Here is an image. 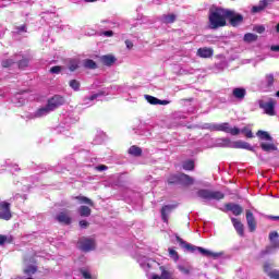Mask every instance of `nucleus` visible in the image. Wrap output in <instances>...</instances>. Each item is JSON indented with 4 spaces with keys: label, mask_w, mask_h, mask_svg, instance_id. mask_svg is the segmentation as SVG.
I'll return each instance as SVG.
<instances>
[{
    "label": "nucleus",
    "mask_w": 279,
    "mask_h": 279,
    "mask_svg": "<svg viewBox=\"0 0 279 279\" xmlns=\"http://www.w3.org/2000/svg\"><path fill=\"white\" fill-rule=\"evenodd\" d=\"M204 130H210V132H225L226 134H231V136H239V133L245 134L246 138H254V133L250 128L239 129L236 126L230 125L228 122L223 123H205Z\"/></svg>",
    "instance_id": "nucleus-1"
},
{
    "label": "nucleus",
    "mask_w": 279,
    "mask_h": 279,
    "mask_svg": "<svg viewBox=\"0 0 279 279\" xmlns=\"http://www.w3.org/2000/svg\"><path fill=\"white\" fill-rule=\"evenodd\" d=\"M228 10L222 8H211L209 10V27L210 29H219V27H226L228 20Z\"/></svg>",
    "instance_id": "nucleus-2"
},
{
    "label": "nucleus",
    "mask_w": 279,
    "mask_h": 279,
    "mask_svg": "<svg viewBox=\"0 0 279 279\" xmlns=\"http://www.w3.org/2000/svg\"><path fill=\"white\" fill-rule=\"evenodd\" d=\"M178 243L184 247V250H187V252H192V254H195V252H199L203 256H208L210 258H220V256H223V253H215L213 251H208L202 246H195L193 244L186 243L182 238L177 236Z\"/></svg>",
    "instance_id": "nucleus-3"
},
{
    "label": "nucleus",
    "mask_w": 279,
    "mask_h": 279,
    "mask_svg": "<svg viewBox=\"0 0 279 279\" xmlns=\"http://www.w3.org/2000/svg\"><path fill=\"white\" fill-rule=\"evenodd\" d=\"M116 93H123V86L113 85L111 87L102 89V90H100L96 94H93L92 96L85 97L83 102H84L85 106H93V102L96 99H99V97H106L108 95H116Z\"/></svg>",
    "instance_id": "nucleus-4"
},
{
    "label": "nucleus",
    "mask_w": 279,
    "mask_h": 279,
    "mask_svg": "<svg viewBox=\"0 0 279 279\" xmlns=\"http://www.w3.org/2000/svg\"><path fill=\"white\" fill-rule=\"evenodd\" d=\"M197 197H201V199H206V201H210V199H223V197H226V195L222 192L219 191H210V190H198L197 191Z\"/></svg>",
    "instance_id": "nucleus-5"
},
{
    "label": "nucleus",
    "mask_w": 279,
    "mask_h": 279,
    "mask_svg": "<svg viewBox=\"0 0 279 279\" xmlns=\"http://www.w3.org/2000/svg\"><path fill=\"white\" fill-rule=\"evenodd\" d=\"M175 182H181L185 186H191V184H195V179L191 178L189 174H180V175H172L168 179L169 184H175Z\"/></svg>",
    "instance_id": "nucleus-6"
},
{
    "label": "nucleus",
    "mask_w": 279,
    "mask_h": 279,
    "mask_svg": "<svg viewBox=\"0 0 279 279\" xmlns=\"http://www.w3.org/2000/svg\"><path fill=\"white\" fill-rule=\"evenodd\" d=\"M11 204L0 199V219L3 221H10L12 219Z\"/></svg>",
    "instance_id": "nucleus-7"
},
{
    "label": "nucleus",
    "mask_w": 279,
    "mask_h": 279,
    "mask_svg": "<svg viewBox=\"0 0 279 279\" xmlns=\"http://www.w3.org/2000/svg\"><path fill=\"white\" fill-rule=\"evenodd\" d=\"M138 264L144 269V271H149L150 269H156L160 267V264L154 259L147 257H142L138 259Z\"/></svg>",
    "instance_id": "nucleus-8"
},
{
    "label": "nucleus",
    "mask_w": 279,
    "mask_h": 279,
    "mask_svg": "<svg viewBox=\"0 0 279 279\" xmlns=\"http://www.w3.org/2000/svg\"><path fill=\"white\" fill-rule=\"evenodd\" d=\"M259 107L265 111V114L269 117L276 116V100L269 99L268 101H260Z\"/></svg>",
    "instance_id": "nucleus-9"
},
{
    "label": "nucleus",
    "mask_w": 279,
    "mask_h": 279,
    "mask_svg": "<svg viewBox=\"0 0 279 279\" xmlns=\"http://www.w3.org/2000/svg\"><path fill=\"white\" fill-rule=\"evenodd\" d=\"M46 106L50 109V112H53V110L60 108V106H64V97L56 95L48 100Z\"/></svg>",
    "instance_id": "nucleus-10"
},
{
    "label": "nucleus",
    "mask_w": 279,
    "mask_h": 279,
    "mask_svg": "<svg viewBox=\"0 0 279 279\" xmlns=\"http://www.w3.org/2000/svg\"><path fill=\"white\" fill-rule=\"evenodd\" d=\"M278 232L272 231L269 233L270 246L266 248V254H271L274 250H279Z\"/></svg>",
    "instance_id": "nucleus-11"
},
{
    "label": "nucleus",
    "mask_w": 279,
    "mask_h": 279,
    "mask_svg": "<svg viewBox=\"0 0 279 279\" xmlns=\"http://www.w3.org/2000/svg\"><path fill=\"white\" fill-rule=\"evenodd\" d=\"M227 12L229 13L227 19L230 21L232 27H236V25H241V23H243V15L232 10H227Z\"/></svg>",
    "instance_id": "nucleus-12"
},
{
    "label": "nucleus",
    "mask_w": 279,
    "mask_h": 279,
    "mask_svg": "<svg viewBox=\"0 0 279 279\" xmlns=\"http://www.w3.org/2000/svg\"><path fill=\"white\" fill-rule=\"evenodd\" d=\"M78 247L83 252H90V251L95 250V241H93L92 239L82 238L78 241Z\"/></svg>",
    "instance_id": "nucleus-13"
},
{
    "label": "nucleus",
    "mask_w": 279,
    "mask_h": 279,
    "mask_svg": "<svg viewBox=\"0 0 279 279\" xmlns=\"http://www.w3.org/2000/svg\"><path fill=\"white\" fill-rule=\"evenodd\" d=\"M231 149H247L248 151H254V147L244 141L231 142Z\"/></svg>",
    "instance_id": "nucleus-14"
},
{
    "label": "nucleus",
    "mask_w": 279,
    "mask_h": 279,
    "mask_svg": "<svg viewBox=\"0 0 279 279\" xmlns=\"http://www.w3.org/2000/svg\"><path fill=\"white\" fill-rule=\"evenodd\" d=\"M246 95L247 90L243 87H235L232 90V96L234 97V99H238V101H243Z\"/></svg>",
    "instance_id": "nucleus-15"
},
{
    "label": "nucleus",
    "mask_w": 279,
    "mask_h": 279,
    "mask_svg": "<svg viewBox=\"0 0 279 279\" xmlns=\"http://www.w3.org/2000/svg\"><path fill=\"white\" fill-rule=\"evenodd\" d=\"M264 271H265V274H267L268 278L279 279V270L278 269H271V264L266 263L264 265Z\"/></svg>",
    "instance_id": "nucleus-16"
},
{
    "label": "nucleus",
    "mask_w": 279,
    "mask_h": 279,
    "mask_svg": "<svg viewBox=\"0 0 279 279\" xmlns=\"http://www.w3.org/2000/svg\"><path fill=\"white\" fill-rule=\"evenodd\" d=\"M246 221L250 232H254V230H256V219L254 218V214L250 210L246 211Z\"/></svg>",
    "instance_id": "nucleus-17"
},
{
    "label": "nucleus",
    "mask_w": 279,
    "mask_h": 279,
    "mask_svg": "<svg viewBox=\"0 0 279 279\" xmlns=\"http://www.w3.org/2000/svg\"><path fill=\"white\" fill-rule=\"evenodd\" d=\"M213 53H215L213 48L204 47L197 50L196 56H198V58H213Z\"/></svg>",
    "instance_id": "nucleus-18"
},
{
    "label": "nucleus",
    "mask_w": 279,
    "mask_h": 279,
    "mask_svg": "<svg viewBox=\"0 0 279 279\" xmlns=\"http://www.w3.org/2000/svg\"><path fill=\"white\" fill-rule=\"evenodd\" d=\"M268 5L269 0H260L257 5H254L252 8L251 12H253V14H258V12H263V10H265V8H267Z\"/></svg>",
    "instance_id": "nucleus-19"
},
{
    "label": "nucleus",
    "mask_w": 279,
    "mask_h": 279,
    "mask_svg": "<svg viewBox=\"0 0 279 279\" xmlns=\"http://www.w3.org/2000/svg\"><path fill=\"white\" fill-rule=\"evenodd\" d=\"M173 208H175L174 205H166L162 207L161 219H162V221H165V223H167V221H169V213H171L173 210Z\"/></svg>",
    "instance_id": "nucleus-20"
},
{
    "label": "nucleus",
    "mask_w": 279,
    "mask_h": 279,
    "mask_svg": "<svg viewBox=\"0 0 279 279\" xmlns=\"http://www.w3.org/2000/svg\"><path fill=\"white\" fill-rule=\"evenodd\" d=\"M50 109L49 107L46 105L43 108H39L32 117L31 119H40V117H47V114H49Z\"/></svg>",
    "instance_id": "nucleus-21"
},
{
    "label": "nucleus",
    "mask_w": 279,
    "mask_h": 279,
    "mask_svg": "<svg viewBox=\"0 0 279 279\" xmlns=\"http://www.w3.org/2000/svg\"><path fill=\"white\" fill-rule=\"evenodd\" d=\"M57 221H59V223H65L69 226V223H71V216H69V213L66 211H61L57 216Z\"/></svg>",
    "instance_id": "nucleus-22"
},
{
    "label": "nucleus",
    "mask_w": 279,
    "mask_h": 279,
    "mask_svg": "<svg viewBox=\"0 0 279 279\" xmlns=\"http://www.w3.org/2000/svg\"><path fill=\"white\" fill-rule=\"evenodd\" d=\"M227 210H230L235 217H239L243 213V207L238 204H228Z\"/></svg>",
    "instance_id": "nucleus-23"
},
{
    "label": "nucleus",
    "mask_w": 279,
    "mask_h": 279,
    "mask_svg": "<svg viewBox=\"0 0 279 279\" xmlns=\"http://www.w3.org/2000/svg\"><path fill=\"white\" fill-rule=\"evenodd\" d=\"M260 147H262L263 151H276V150H278V147L274 145L272 141L262 142Z\"/></svg>",
    "instance_id": "nucleus-24"
},
{
    "label": "nucleus",
    "mask_w": 279,
    "mask_h": 279,
    "mask_svg": "<svg viewBox=\"0 0 279 279\" xmlns=\"http://www.w3.org/2000/svg\"><path fill=\"white\" fill-rule=\"evenodd\" d=\"M215 147H229L232 149V141L230 138H218L216 140Z\"/></svg>",
    "instance_id": "nucleus-25"
},
{
    "label": "nucleus",
    "mask_w": 279,
    "mask_h": 279,
    "mask_svg": "<svg viewBox=\"0 0 279 279\" xmlns=\"http://www.w3.org/2000/svg\"><path fill=\"white\" fill-rule=\"evenodd\" d=\"M231 221H232L233 228H235L238 234H240V236H243V234H244L243 223L240 222V220L236 218H231Z\"/></svg>",
    "instance_id": "nucleus-26"
},
{
    "label": "nucleus",
    "mask_w": 279,
    "mask_h": 279,
    "mask_svg": "<svg viewBox=\"0 0 279 279\" xmlns=\"http://www.w3.org/2000/svg\"><path fill=\"white\" fill-rule=\"evenodd\" d=\"M159 269L161 271V276L154 274L151 275L150 279H169L170 278L169 271H167L165 267L160 266Z\"/></svg>",
    "instance_id": "nucleus-27"
},
{
    "label": "nucleus",
    "mask_w": 279,
    "mask_h": 279,
    "mask_svg": "<svg viewBox=\"0 0 279 279\" xmlns=\"http://www.w3.org/2000/svg\"><path fill=\"white\" fill-rule=\"evenodd\" d=\"M117 59H114L113 56H102L101 62L106 64V66H111V64H114Z\"/></svg>",
    "instance_id": "nucleus-28"
},
{
    "label": "nucleus",
    "mask_w": 279,
    "mask_h": 279,
    "mask_svg": "<svg viewBox=\"0 0 279 279\" xmlns=\"http://www.w3.org/2000/svg\"><path fill=\"white\" fill-rule=\"evenodd\" d=\"M129 154L131 156L138 157V156H141V154H143V149H141V147H138V146H131L129 148Z\"/></svg>",
    "instance_id": "nucleus-29"
},
{
    "label": "nucleus",
    "mask_w": 279,
    "mask_h": 279,
    "mask_svg": "<svg viewBox=\"0 0 279 279\" xmlns=\"http://www.w3.org/2000/svg\"><path fill=\"white\" fill-rule=\"evenodd\" d=\"M161 21H162V23H166L167 25H169L171 23H175V14L162 15Z\"/></svg>",
    "instance_id": "nucleus-30"
},
{
    "label": "nucleus",
    "mask_w": 279,
    "mask_h": 279,
    "mask_svg": "<svg viewBox=\"0 0 279 279\" xmlns=\"http://www.w3.org/2000/svg\"><path fill=\"white\" fill-rule=\"evenodd\" d=\"M257 136L260 138V141H274L271 135H269V133L266 131H258Z\"/></svg>",
    "instance_id": "nucleus-31"
},
{
    "label": "nucleus",
    "mask_w": 279,
    "mask_h": 279,
    "mask_svg": "<svg viewBox=\"0 0 279 279\" xmlns=\"http://www.w3.org/2000/svg\"><path fill=\"white\" fill-rule=\"evenodd\" d=\"M178 269L179 271H181V274H183L184 276H189V274H191V266L189 265H184V264H181V265H178Z\"/></svg>",
    "instance_id": "nucleus-32"
},
{
    "label": "nucleus",
    "mask_w": 279,
    "mask_h": 279,
    "mask_svg": "<svg viewBox=\"0 0 279 279\" xmlns=\"http://www.w3.org/2000/svg\"><path fill=\"white\" fill-rule=\"evenodd\" d=\"M144 97H145L146 101H148V104H150L151 106H158V104H160V99H158L154 96L145 95Z\"/></svg>",
    "instance_id": "nucleus-33"
},
{
    "label": "nucleus",
    "mask_w": 279,
    "mask_h": 279,
    "mask_svg": "<svg viewBox=\"0 0 279 279\" xmlns=\"http://www.w3.org/2000/svg\"><path fill=\"white\" fill-rule=\"evenodd\" d=\"M78 215L81 217H90V209L87 206H81L78 208Z\"/></svg>",
    "instance_id": "nucleus-34"
},
{
    "label": "nucleus",
    "mask_w": 279,
    "mask_h": 279,
    "mask_svg": "<svg viewBox=\"0 0 279 279\" xmlns=\"http://www.w3.org/2000/svg\"><path fill=\"white\" fill-rule=\"evenodd\" d=\"M75 199L80 201L81 204H88V206H94L93 201L86 196H76Z\"/></svg>",
    "instance_id": "nucleus-35"
},
{
    "label": "nucleus",
    "mask_w": 279,
    "mask_h": 279,
    "mask_svg": "<svg viewBox=\"0 0 279 279\" xmlns=\"http://www.w3.org/2000/svg\"><path fill=\"white\" fill-rule=\"evenodd\" d=\"M183 169L185 171H193V169H195V162H193V160H187L183 163Z\"/></svg>",
    "instance_id": "nucleus-36"
},
{
    "label": "nucleus",
    "mask_w": 279,
    "mask_h": 279,
    "mask_svg": "<svg viewBox=\"0 0 279 279\" xmlns=\"http://www.w3.org/2000/svg\"><path fill=\"white\" fill-rule=\"evenodd\" d=\"M85 69H97V63L90 59L84 61Z\"/></svg>",
    "instance_id": "nucleus-37"
},
{
    "label": "nucleus",
    "mask_w": 279,
    "mask_h": 279,
    "mask_svg": "<svg viewBox=\"0 0 279 279\" xmlns=\"http://www.w3.org/2000/svg\"><path fill=\"white\" fill-rule=\"evenodd\" d=\"M257 38H258V36H256L255 34H252V33H247L244 35L245 43H254V40H256Z\"/></svg>",
    "instance_id": "nucleus-38"
},
{
    "label": "nucleus",
    "mask_w": 279,
    "mask_h": 279,
    "mask_svg": "<svg viewBox=\"0 0 279 279\" xmlns=\"http://www.w3.org/2000/svg\"><path fill=\"white\" fill-rule=\"evenodd\" d=\"M78 66L80 62H77V60H71L68 65L70 71H77Z\"/></svg>",
    "instance_id": "nucleus-39"
},
{
    "label": "nucleus",
    "mask_w": 279,
    "mask_h": 279,
    "mask_svg": "<svg viewBox=\"0 0 279 279\" xmlns=\"http://www.w3.org/2000/svg\"><path fill=\"white\" fill-rule=\"evenodd\" d=\"M69 86L72 88V90L77 92V90H80L81 84H80V81L72 80V81H70Z\"/></svg>",
    "instance_id": "nucleus-40"
},
{
    "label": "nucleus",
    "mask_w": 279,
    "mask_h": 279,
    "mask_svg": "<svg viewBox=\"0 0 279 279\" xmlns=\"http://www.w3.org/2000/svg\"><path fill=\"white\" fill-rule=\"evenodd\" d=\"M168 252H169L170 258H173L175 263L177 260L180 259V256L178 255V252L175 250L169 248Z\"/></svg>",
    "instance_id": "nucleus-41"
},
{
    "label": "nucleus",
    "mask_w": 279,
    "mask_h": 279,
    "mask_svg": "<svg viewBox=\"0 0 279 279\" xmlns=\"http://www.w3.org/2000/svg\"><path fill=\"white\" fill-rule=\"evenodd\" d=\"M35 272H36V267L34 266H28L24 269V274H26V276H34Z\"/></svg>",
    "instance_id": "nucleus-42"
},
{
    "label": "nucleus",
    "mask_w": 279,
    "mask_h": 279,
    "mask_svg": "<svg viewBox=\"0 0 279 279\" xmlns=\"http://www.w3.org/2000/svg\"><path fill=\"white\" fill-rule=\"evenodd\" d=\"M265 82H266L267 86H274V74H267Z\"/></svg>",
    "instance_id": "nucleus-43"
},
{
    "label": "nucleus",
    "mask_w": 279,
    "mask_h": 279,
    "mask_svg": "<svg viewBox=\"0 0 279 279\" xmlns=\"http://www.w3.org/2000/svg\"><path fill=\"white\" fill-rule=\"evenodd\" d=\"M60 71H62V66H60V65H56L50 69V73H53L56 75H58L60 73Z\"/></svg>",
    "instance_id": "nucleus-44"
},
{
    "label": "nucleus",
    "mask_w": 279,
    "mask_h": 279,
    "mask_svg": "<svg viewBox=\"0 0 279 279\" xmlns=\"http://www.w3.org/2000/svg\"><path fill=\"white\" fill-rule=\"evenodd\" d=\"M27 64H29V61L27 59H22L20 62H19V68L20 69H25V66H27Z\"/></svg>",
    "instance_id": "nucleus-45"
},
{
    "label": "nucleus",
    "mask_w": 279,
    "mask_h": 279,
    "mask_svg": "<svg viewBox=\"0 0 279 279\" xmlns=\"http://www.w3.org/2000/svg\"><path fill=\"white\" fill-rule=\"evenodd\" d=\"M13 63H14V61L12 59L4 60V61H2V66L4 69H8V66H12Z\"/></svg>",
    "instance_id": "nucleus-46"
},
{
    "label": "nucleus",
    "mask_w": 279,
    "mask_h": 279,
    "mask_svg": "<svg viewBox=\"0 0 279 279\" xmlns=\"http://www.w3.org/2000/svg\"><path fill=\"white\" fill-rule=\"evenodd\" d=\"M81 274H82L83 278L90 279V271H88L87 269H82Z\"/></svg>",
    "instance_id": "nucleus-47"
},
{
    "label": "nucleus",
    "mask_w": 279,
    "mask_h": 279,
    "mask_svg": "<svg viewBox=\"0 0 279 279\" xmlns=\"http://www.w3.org/2000/svg\"><path fill=\"white\" fill-rule=\"evenodd\" d=\"M254 32H256L257 34H263V32H265V26L263 25L255 26Z\"/></svg>",
    "instance_id": "nucleus-48"
},
{
    "label": "nucleus",
    "mask_w": 279,
    "mask_h": 279,
    "mask_svg": "<svg viewBox=\"0 0 279 279\" xmlns=\"http://www.w3.org/2000/svg\"><path fill=\"white\" fill-rule=\"evenodd\" d=\"M80 227H81V228H88V221H86V220H81V221H80Z\"/></svg>",
    "instance_id": "nucleus-49"
},
{
    "label": "nucleus",
    "mask_w": 279,
    "mask_h": 279,
    "mask_svg": "<svg viewBox=\"0 0 279 279\" xmlns=\"http://www.w3.org/2000/svg\"><path fill=\"white\" fill-rule=\"evenodd\" d=\"M16 99H20L19 106H23V104H25V99H23V97H21V95H17Z\"/></svg>",
    "instance_id": "nucleus-50"
},
{
    "label": "nucleus",
    "mask_w": 279,
    "mask_h": 279,
    "mask_svg": "<svg viewBox=\"0 0 279 279\" xmlns=\"http://www.w3.org/2000/svg\"><path fill=\"white\" fill-rule=\"evenodd\" d=\"M8 241V238L5 235H0V245H3Z\"/></svg>",
    "instance_id": "nucleus-51"
},
{
    "label": "nucleus",
    "mask_w": 279,
    "mask_h": 279,
    "mask_svg": "<svg viewBox=\"0 0 279 279\" xmlns=\"http://www.w3.org/2000/svg\"><path fill=\"white\" fill-rule=\"evenodd\" d=\"M125 45H126L128 49H132L134 47V44H132V41H130V40H126Z\"/></svg>",
    "instance_id": "nucleus-52"
},
{
    "label": "nucleus",
    "mask_w": 279,
    "mask_h": 279,
    "mask_svg": "<svg viewBox=\"0 0 279 279\" xmlns=\"http://www.w3.org/2000/svg\"><path fill=\"white\" fill-rule=\"evenodd\" d=\"M268 219H271L272 221H279V216H268Z\"/></svg>",
    "instance_id": "nucleus-53"
},
{
    "label": "nucleus",
    "mask_w": 279,
    "mask_h": 279,
    "mask_svg": "<svg viewBox=\"0 0 279 279\" xmlns=\"http://www.w3.org/2000/svg\"><path fill=\"white\" fill-rule=\"evenodd\" d=\"M112 35H113L112 31H106V32L104 33V36H107V37H110V36H112Z\"/></svg>",
    "instance_id": "nucleus-54"
},
{
    "label": "nucleus",
    "mask_w": 279,
    "mask_h": 279,
    "mask_svg": "<svg viewBox=\"0 0 279 279\" xmlns=\"http://www.w3.org/2000/svg\"><path fill=\"white\" fill-rule=\"evenodd\" d=\"M106 169H108V167H106V166H98L97 167L98 171H106Z\"/></svg>",
    "instance_id": "nucleus-55"
},
{
    "label": "nucleus",
    "mask_w": 279,
    "mask_h": 279,
    "mask_svg": "<svg viewBox=\"0 0 279 279\" xmlns=\"http://www.w3.org/2000/svg\"><path fill=\"white\" fill-rule=\"evenodd\" d=\"M167 104H169L167 100H160V102H158L159 106H167Z\"/></svg>",
    "instance_id": "nucleus-56"
},
{
    "label": "nucleus",
    "mask_w": 279,
    "mask_h": 279,
    "mask_svg": "<svg viewBox=\"0 0 279 279\" xmlns=\"http://www.w3.org/2000/svg\"><path fill=\"white\" fill-rule=\"evenodd\" d=\"M17 29H19V32H26V26H25V25H22V26H20Z\"/></svg>",
    "instance_id": "nucleus-57"
},
{
    "label": "nucleus",
    "mask_w": 279,
    "mask_h": 279,
    "mask_svg": "<svg viewBox=\"0 0 279 279\" xmlns=\"http://www.w3.org/2000/svg\"><path fill=\"white\" fill-rule=\"evenodd\" d=\"M271 51H279V46H271Z\"/></svg>",
    "instance_id": "nucleus-58"
},
{
    "label": "nucleus",
    "mask_w": 279,
    "mask_h": 279,
    "mask_svg": "<svg viewBox=\"0 0 279 279\" xmlns=\"http://www.w3.org/2000/svg\"><path fill=\"white\" fill-rule=\"evenodd\" d=\"M84 1H86V3H95V1L97 0H84Z\"/></svg>",
    "instance_id": "nucleus-59"
},
{
    "label": "nucleus",
    "mask_w": 279,
    "mask_h": 279,
    "mask_svg": "<svg viewBox=\"0 0 279 279\" xmlns=\"http://www.w3.org/2000/svg\"><path fill=\"white\" fill-rule=\"evenodd\" d=\"M277 32L279 33V23L277 24Z\"/></svg>",
    "instance_id": "nucleus-60"
},
{
    "label": "nucleus",
    "mask_w": 279,
    "mask_h": 279,
    "mask_svg": "<svg viewBox=\"0 0 279 279\" xmlns=\"http://www.w3.org/2000/svg\"><path fill=\"white\" fill-rule=\"evenodd\" d=\"M276 97H279V90L277 92Z\"/></svg>",
    "instance_id": "nucleus-61"
},
{
    "label": "nucleus",
    "mask_w": 279,
    "mask_h": 279,
    "mask_svg": "<svg viewBox=\"0 0 279 279\" xmlns=\"http://www.w3.org/2000/svg\"><path fill=\"white\" fill-rule=\"evenodd\" d=\"M15 171H19V167L17 166L15 167Z\"/></svg>",
    "instance_id": "nucleus-62"
}]
</instances>
